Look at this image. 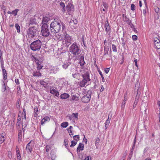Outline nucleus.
<instances>
[{
  "instance_id": "obj_1",
  "label": "nucleus",
  "mask_w": 160,
  "mask_h": 160,
  "mask_svg": "<svg viewBox=\"0 0 160 160\" xmlns=\"http://www.w3.org/2000/svg\"><path fill=\"white\" fill-rule=\"evenodd\" d=\"M64 25L63 23L60 21L54 20L50 24V30L52 33H58L61 31L62 28V29H64Z\"/></svg>"
},
{
  "instance_id": "obj_2",
  "label": "nucleus",
  "mask_w": 160,
  "mask_h": 160,
  "mask_svg": "<svg viewBox=\"0 0 160 160\" xmlns=\"http://www.w3.org/2000/svg\"><path fill=\"white\" fill-rule=\"evenodd\" d=\"M69 51L73 55L74 60L78 59V56L81 53V50L76 42L73 43L70 47Z\"/></svg>"
},
{
  "instance_id": "obj_3",
  "label": "nucleus",
  "mask_w": 160,
  "mask_h": 160,
  "mask_svg": "<svg viewBox=\"0 0 160 160\" xmlns=\"http://www.w3.org/2000/svg\"><path fill=\"white\" fill-rule=\"evenodd\" d=\"M42 46V42L39 40L33 41L30 44V47L31 49L33 51L39 50Z\"/></svg>"
},
{
  "instance_id": "obj_4",
  "label": "nucleus",
  "mask_w": 160,
  "mask_h": 160,
  "mask_svg": "<svg viewBox=\"0 0 160 160\" xmlns=\"http://www.w3.org/2000/svg\"><path fill=\"white\" fill-rule=\"evenodd\" d=\"M41 29V33L43 36L47 37L50 34L49 26L47 24L43 23L42 25Z\"/></svg>"
},
{
  "instance_id": "obj_5",
  "label": "nucleus",
  "mask_w": 160,
  "mask_h": 160,
  "mask_svg": "<svg viewBox=\"0 0 160 160\" xmlns=\"http://www.w3.org/2000/svg\"><path fill=\"white\" fill-rule=\"evenodd\" d=\"M38 32V30L35 27H30L28 31V34L29 37L31 38L35 37Z\"/></svg>"
},
{
  "instance_id": "obj_6",
  "label": "nucleus",
  "mask_w": 160,
  "mask_h": 160,
  "mask_svg": "<svg viewBox=\"0 0 160 160\" xmlns=\"http://www.w3.org/2000/svg\"><path fill=\"white\" fill-rule=\"evenodd\" d=\"M92 91L91 90H88L87 94L85 95H84L82 98L81 100L82 102L85 103H88L90 100L91 98V94L92 93Z\"/></svg>"
},
{
  "instance_id": "obj_7",
  "label": "nucleus",
  "mask_w": 160,
  "mask_h": 160,
  "mask_svg": "<svg viewBox=\"0 0 160 160\" xmlns=\"http://www.w3.org/2000/svg\"><path fill=\"white\" fill-rule=\"evenodd\" d=\"M140 83L138 81H137L135 84V90H136L137 92L136 97L138 98H139L141 94V90L140 89Z\"/></svg>"
},
{
  "instance_id": "obj_8",
  "label": "nucleus",
  "mask_w": 160,
  "mask_h": 160,
  "mask_svg": "<svg viewBox=\"0 0 160 160\" xmlns=\"http://www.w3.org/2000/svg\"><path fill=\"white\" fill-rule=\"evenodd\" d=\"M73 138L75 141H71L70 147H74L77 144V141L79 140V135H75L73 137Z\"/></svg>"
},
{
  "instance_id": "obj_9",
  "label": "nucleus",
  "mask_w": 160,
  "mask_h": 160,
  "mask_svg": "<svg viewBox=\"0 0 160 160\" xmlns=\"http://www.w3.org/2000/svg\"><path fill=\"white\" fill-rule=\"evenodd\" d=\"M83 79L85 81H86L88 82L90 81V78L89 73L88 72H84L83 74L82 75Z\"/></svg>"
},
{
  "instance_id": "obj_10",
  "label": "nucleus",
  "mask_w": 160,
  "mask_h": 160,
  "mask_svg": "<svg viewBox=\"0 0 160 160\" xmlns=\"http://www.w3.org/2000/svg\"><path fill=\"white\" fill-rule=\"evenodd\" d=\"M78 56V59L79 58V63L80 66H82L85 63V62L84 61L83 54H80Z\"/></svg>"
},
{
  "instance_id": "obj_11",
  "label": "nucleus",
  "mask_w": 160,
  "mask_h": 160,
  "mask_svg": "<svg viewBox=\"0 0 160 160\" xmlns=\"http://www.w3.org/2000/svg\"><path fill=\"white\" fill-rule=\"evenodd\" d=\"M154 45L156 48L158 49L160 48V42L159 40L157 38H154L153 39Z\"/></svg>"
},
{
  "instance_id": "obj_12",
  "label": "nucleus",
  "mask_w": 160,
  "mask_h": 160,
  "mask_svg": "<svg viewBox=\"0 0 160 160\" xmlns=\"http://www.w3.org/2000/svg\"><path fill=\"white\" fill-rule=\"evenodd\" d=\"M71 44V42L66 41V40H63L62 44V48H63L67 49V48Z\"/></svg>"
},
{
  "instance_id": "obj_13",
  "label": "nucleus",
  "mask_w": 160,
  "mask_h": 160,
  "mask_svg": "<svg viewBox=\"0 0 160 160\" xmlns=\"http://www.w3.org/2000/svg\"><path fill=\"white\" fill-rule=\"evenodd\" d=\"M50 92L53 94L54 96L58 97L59 95V93L58 91L54 89L53 88L51 87L50 88Z\"/></svg>"
},
{
  "instance_id": "obj_14",
  "label": "nucleus",
  "mask_w": 160,
  "mask_h": 160,
  "mask_svg": "<svg viewBox=\"0 0 160 160\" xmlns=\"http://www.w3.org/2000/svg\"><path fill=\"white\" fill-rule=\"evenodd\" d=\"M33 145V144L32 143V141H31L27 144L26 148L28 152H31Z\"/></svg>"
},
{
  "instance_id": "obj_15",
  "label": "nucleus",
  "mask_w": 160,
  "mask_h": 160,
  "mask_svg": "<svg viewBox=\"0 0 160 160\" xmlns=\"http://www.w3.org/2000/svg\"><path fill=\"white\" fill-rule=\"evenodd\" d=\"M83 79L80 81L78 82V84L80 87H83L85 86L86 84L88 82L86 81H84Z\"/></svg>"
},
{
  "instance_id": "obj_16",
  "label": "nucleus",
  "mask_w": 160,
  "mask_h": 160,
  "mask_svg": "<svg viewBox=\"0 0 160 160\" xmlns=\"http://www.w3.org/2000/svg\"><path fill=\"white\" fill-rule=\"evenodd\" d=\"M6 138V134L5 133H2L0 134V143H2Z\"/></svg>"
},
{
  "instance_id": "obj_17",
  "label": "nucleus",
  "mask_w": 160,
  "mask_h": 160,
  "mask_svg": "<svg viewBox=\"0 0 160 160\" xmlns=\"http://www.w3.org/2000/svg\"><path fill=\"white\" fill-rule=\"evenodd\" d=\"M104 27L105 29V31L107 32L111 30L110 26L109 25V23L108 19H106L105 25Z\"/></svg>"
},
{
  "instance_id": "obj_18",
  "label": "nucleus",
  "mask_w": 160,
  "mask_h": 160,
  "mask_svg": "<svg viewBox=\"0 0 160 160\" xmlns=\"http://www.w3.org/2000/svg\"><path fill=\"white\" fill-rule=\"evenodd\" d=\"M66 8L68 12L73 11L74 9L73 6L69 3L67 6Z\"/></svg>"
},
{
  "instance_id": "obj_19",
  "label": "nucleus",
  "mask_w": 160,
  "mask_h": 160,
  "mask_svg": "<svg viewBox=\"0 0 160 160\" xmlns=\"http://www.w3.org/2000/svg\"><path fill=\"white\" fill-rule=\"evenodd\" d=\"M83 144L81 143H80L77 149V152H79L80 150L82 151L83 150Z\"/></svg>"
},
{
  "instance_id": "obj_20",
  "label": "nucleus",
  "mask_w": 160,
  "mask_h": 160,
  "mask_svg": "<svg viewBox=\"0 0 160 160\" xmlns=\"http://www.w3.org/2000/svg\"><path fill=\"white\" fill-rule=\"evenodd\" d=\"M64 40H66V41L71 42V41L72 40V39L71 38L70 36L68 34L66 33V32L65 33H64Z\"/></svg>"
},
{
  "instance_id": "obj_21",
  "label": "nucleus",
  "mask_w": 160,
  "mask_h": 160,
  "mask_svg": "<svg viewBox=\"0 0 160 160\" xmlns=\"http://www.w3.org/2000/svg\"><path fill=\"white\" fill-rule=\"evenodd\" d=\"M56 158V153L54 150H52L51 152V158L52 160H54Z\"/></svg>"
},
{
  "instance_id": "obj_22",
  "label": "nucleus",
  "mask_w": 160,
  "mask_h": 160,
  "mask_svg": "<svg viewBox=\"0 0 160 160\" xmlns=\"http://www.w3.org/2000/svg\"><path fill=\"white\" fill-rule=\"evenodd\" d=\"M69 95L66 93H64L62 94L61 96L60 97L61 99H66L69 98Z\"/></svg>"
},
{
  "instance_id": "obj_23",
  "label": "nucleus",
  "mask_w": 160,
  "mask_h": 160,
  "mask_svg": "<svg viewBox=\"0 0 160 160\" xmlns=\"http://www.w3.org/2000/svg\"><path fill=\"white\" fill-rule=\"evenodd\" d=\"M71 64V63L70 62H64L62 65V67L63 68L65 69H66L68 67V66H69Z\"/></svg>"
},
{
  "instance_id": "obj_24",
  "label": "nucleus",
  "mask_w": 160,
  "mask_h": 160,
  "mask_svg": "<svg viewBox=\"0 0 160 160\" xmlns=\"http://www.w3.org/2000/svg\"><path fill=\"white\" fill-rule=\"evenodd\" d=\"M50 120L49 118L48 117H45L41 121V124L43 125L46 121H49Z\"/></svg>"
},
{
  "instance_id": "obj_25",
  "label": "nucleus",
  "mask_w": 160,
  "mask_h": 160,
  "mask_svg": "<svg viewBox=\"0 0 160 160\" xmlns=\"http://www.w3.org/2000/svg\"><path fill=\"white\" fill-rule=\"evenodd\" d=\"M72 98H71L70 101H78L79 98V97H77L76 95H73L72 96Z\"/></svg>"
},
{
  "instance_id": "obj_26",
  "label": "nucleus",
  "mask_w": 160,
  "mask_h": 160,
  "mask_svg": "<svg viewBox=\"0 0 160 160\" xmlns=\"http://www.w3.org/2000/svg\"><path fill=\"white\" fill-rule=\"evenodd\" d=\"M50 20V19L49 18L47 17H43L42 22V23H44L47 24Z\"/></svg>"
},
{
  "instance_id": "obj_27",
  "label": "nucleus",
  "mask_w": 160,
  "mask_h": 160,
  "mask_svg": "<svg viewBox=\"0 0 160 160\" xmlns=\"http://www.w3.org/2000/svg\"><path fill=\"white\" fill-rule=\"evenodd\" d=\"M52 72L54 73H56L59 70V68L57 67H53L51 69Z\"/></svg>"
},
{
  "instance_id": "obj_28",
  "label": "nucleus",
  "mask_w": 160,
  "mask_h": 160,
  "mask_svg": "<svg viewBox=\"0 0 160 160\" xmlns=\"http://www.w3.org/2000/svg\"><path fill=\"white\" fill-rule=\"evenodd\" d=\"M36 23V20L34 18H32L30 19L29 25H35Z\"/></svg>"
},
{
  "instance_id": "obj_29",
  "label": "nucleus",
  "mask_w": 160,
  "mask_h": 160,
  "mask_svg": "<svg viewBox=\"0 0 160 160\" xmlns=\"http://www.w3.org/2000/svg\"><path fill=\"white\" fill-rule=\"evenodd\" d=\"M33 76L34 77H39L41 76V73L39 72H33Z\"/></svg>"
},
{
  "instance_id": "obj_30",
  "label": "nucleus",
  "mask_w": 160,
  "mask_h": 160,
  "mask_svg": "<svg viewBox=\"0 0 160 160\" xmlns=\"http://www.w3.org/2000/svg\"><path fill=\"white\" fill-rule=\"evenodd\" d=\"M68 122H63L61 124V126L63 128H66L68 126Z\"/></svg>"
},
{
  "instance_id": "obj_31",
  "label": "nucleus",
  "mask_w": 160,
  "mask_h": 160,
  "mask_svg": "<svg viewBox=\"0 0 160 160\" xmlns=\"http://www.w3.org/2000/svg\"><path fill=\"white\" fill-rule=\"evenodd\" d=\"M112 48L113 52H117V50L116 47L115 45H114L113 44H112Z\"/></svg>"
},
{
  "instance_id": "obj_32",
  "label": "nucleus",
  "mask_w": 160,
  "mask_h": 160,
  "mask_svg": "<svg viewBox=\"0 0 160 160\" xmlns=\"http://www.w3.org/2000/svg\"><path fill=\"white\" fill-rule=\"evenodd\" d=\"M138 98L136 97L135 101L133 104V108H135L136 107V105L138 103Z\"/></svg>"
},
{
  "instance_id": "obj_33",
  "label": "nucleus",
  "mask_w": 160,
  "mask_h": 160,
  "mask_svg": "<svg viewBox=\"0 0 160 160\" xmlns=\"http://www.w3.org/2000/svg\"><path fill=\"white\" fill-rule=\"evenodd\" d=\"M16 153L17 157L18 160H22L21 157L20 155V152H18Z\"/></svg>"
},
{
  "instance_id": "obj_34",
  "label": "nucleus",
  "mask_w": 160,
  "mask_h": 160,
  "mask_svg": "<svg viewBox=\"0 0 160 160\" xmlns=\"http://www.w3.org/2000/svg\"><path fill=\"white\" fill-rule=\"evenodd\" d=\"M15 28L17 30V32H20V28L19 25L18 24L16 23L15 24Z\"/></svg>"
},
{
  "instance_id": "obj_35",
  "label": "nucleus",
  "mask_w": 160,
  "mask_h": 160,
  "mask_svg": "<svg viewBox=\"0 0 160 160\" xmlns=\"http://www.w3.org/2000/svg\"><path fill=\"white\" fill-rule=\"evenodd\" d=\"M19 10L17 9H15L14 10L12 11V12H12V14H13L14 16H15L17 15V12Z\"/></svg>"
},
{
  "instance_id": "obj_36",
  "label": "nucleus",
  "mask_w": 160,
  "mask_h": 160,
  "mask_svg": "<svg viewBox=\"0 0 160 160\" xmlns=\"http://www.w3.org/2000/svg\"><path fill=\"white\" fill-rule=\"evenodd\" d=\"M22 138V131L21 130L19 131L18 139V140H21Z\"/></svg>"
},
{
  "instance_id": "obj_37",
  "label": "nucleus",
  "mask_w": 160,
  "mask_h": 160,
  "mask_svg": "<svg viewBox=\"0 0 160 160\" xmlns=\"http://www.w3.org/2000/svg\"><path fill=\"white\" fill-rule=\"evenodd\" d=\"M123 21L125 22H126L127 23L130 20L126 16H125V17L123 18Z\"/></svg>"
},
{
  "instance_id": "obj_38",
  "label": "nucleus",
  "mask_w": 160,
  "mask_h": 160,
  "mask_svg": "<svg viewBox=\"0 0 160 160\" xmlns=\"http://www.w3.org/2000/svg\"><path fill=\"white\" fill-rule=\"evenodd\" d=\"M40 84L43 86L44 87H46L47 86V83L43 81L42 80L40 82Z\"/></svg>"
},
{
  "instance_id": "obj_39",
  "label": "nucleus",
  "mask_w": 160,
  "mask_h": 160,
  "mask_svg": "<svg viewBox=\"0 0 160 160\" xmlns=\"http://www.w3.org/2000/svg\"><path fill=\"white\" fill-rule=\"evenodd\" d=\"M74 66L73 65L71 66V68L70 69L71 72L72 73H74L76 72V70L74 68Z\"/></svg>"
},
{
  "instance_id": "obj_40",
  "label": "nucleus",
  "mask_w": 160,
  "mask_h": 160,
  "mask_svg": "<svg viewBox=\"0 0 160 160\" xmlns=\"http://www.w3.org/2000/svg\"><path fill=\"white\" fill-rule=\"evenodd\" d=\"M108 51H109L108 48H104V55H108Z\"/></svg>"
},
{
  "instance_id": "obj_41",
  "label": "nucleus",
  "mask_w": 160,
  "mask_h": 160,
  "mask_svg": "<svg viewBox=\"0 0 160 160\" xmlns=\"http://www.w3.org/2000/svg\"><path fill=\"white\" fill-rule=\"evenodd\" d=\"M98 72L102 79V81L103 82H105V79H104V78L103 76L102 72L100 70H98Z\"/></svg>"
},
{
  "instance_id": "obj_42",
  "label": "nucleus",
  "mask_w": 160,
  "mask_h": 160,
  "mask_svg": "<svg viewBox=\"0 0 160 160\" xmlns=\"http://www.w3.org/2000/svg\"><path fill=\"white\" fill-rule=\"evenodd\" d=\"M32 59L36 62V63H38V62H38V61H39L38 59V58H36L35 57L32 56Z\"/></svg>"
},
{
  "instance_id": "obj_43",
  "label": "nucleus",
  "mask_w": 160,
  "mask_h": 160,
  "mask_svg": "<svg viewBox=\"0 0 160 160\" xmlns=\"http://www.w3.org/2000/svg\"><path fill=\"white\" fill-rule=\"evenodd\" d=\"M56 38L59 40H61L62 39V36L58 34H57V35H56Z\"/></svg>"
},
{
  "instance_id": "obj_44",
  "label": "nucleus",
  "mask_w": 160,
  "mask_h": 160,
  "mask_svg": "<svg viewBox=\"0 0 160 160\" xmlns=\"http://www.w3.org/2000/svg\"><path fill=\"white\" fill-rule=\"evenodd\" d=\"M154 10L155 12L157 13L159 12L160 11L159 8L156 6H155L154 8Z\"/></svg>"
},
{
  "instance_id": "obj_45",
  "label": "nucleus",
  "mask_w": 160,
  "mask_h": 160,
  "mask_svg": "<svg viewBox=\"0 0 160 160\" xmlns=\"http://www.w3.org/2000/svg\"><path fill=\"white\" fill-rule=\"evenodd\" d=\"M38 112V109L37 107L34 108V115L36 116L37 115V112Z\"/></svg>"
},
{
  "instance_id": "obj_46",
  "label": "nucleus",
  "mask_w": 160,
  "mask_h": 160,
  "mask_svg": "<svg viewBox=\"0 0 160 160\" xmlns=\"http://www.w3.org/2000/svg\"><path fill=\"white\" fill-rule=\"evenodd\" d=\"M79 76V74L78 73H74L72 74V76L73 78H78V76Z\"/></svg>"
},
{
  "instance_id": "obj_47",
  "label": "nucleus",
  "mask_w": 160,
  "mask_h": 160,
  "mask_svg": "<svg viewBox=\"0 0 160 160\" xmlns=\"http://www.w3.org/2000/svg\"><path fill=\"white\" fill-rule=\"evenodd\" d=\"M36 64L37 65L38 69L40 70L42 68V66L40 64H39V62Z\"/></svg>"
},
{
  "instance_id": "obj_48",
  "label": "nucleus",
  "mask_w": 160,
  "mask_h": 160,
  "mask_svg": "<svg viewBox=\"0 0 160 160\" xmlns=\"http://www.w3.org/2000/svg\"><path fill=\"white\" fill-rule=\"evenodd\" d=\"M3 84L2 86V92H4L6 90V87L4 82H3Z\"/></svg>"
},
{
  "instance_id": "obj_49",
  "label": "nucleus",
  "mask_w": 160,
  "mask_h": 160,
  "mask_svg": "<svg viewBox=\"0 0 160 160\" xmlns=\"http://www.w3.org/2000/svg\"><path fill=\"white\" fill-rule=\"evenodd\" d=\"M131 9L132 11H134L135 9V6L134 4H132L131 5Z\"/></svg>"
},
{
  "instance_id": "obj_50",
  "label": "nucleus",
  "mask_w": 160,
  "mask_h": 160,
  "mask_svg": "<svg viewBox=\"0 0 160 160\" xmlns=\"http://www.w3.org/2000/svg\"><path fill=\"white\" fill-rule=\"evenodd\" d=\"M2 74H3V79L4 80H6L7 78V73H3Z\"/></svg>"
},
{
  "instance_id": "obj_51",
  "label": "nucleus",
  "mask_w": 160,
  "mask_h": 160,
  "mask_svg": "<svg viewBox=\"0 0 160 160\" xmlns=\"http://www.w3.org/2000/svg\"><path fill=\"white\" fill-rule=\"evenodd\" d=\"M51 149L50 146L47 145L46 147V150L47 152H48L49 150Z\"/></svg>"
},
{
  "instance_id": "obj_52",
  "label": "nucleus",
  "mask_w": 160,
  "mask_h": 160,
  "mask_svg": "<svg viewBox=\"0 0 160 160\" xmlns=\"http://www.w3.org/2000/svg\"><path fill=\"white\" fill-rule=\"evenodd\" d=\"M68 140L67 139H65L64 140V144L65 145V146L66 147H67L68 145Z\"/></svg>"
},
{
  "instance_id": "obj_53",
  "label": "nucleus",
  "mask_w": 160,
  "mask_h": 160,
  "mask_svg": "<svg viewBox=\"0 0 160 160\" xmlns=\"http://www.w3.org/2000/svg\"><path fill=\"white\" fill-rule=\"evenodd\" d=\"M125 103H126V102H125L124 101V100H123V101L122 102V106H121L122 108H124L125 106Z\"/></svg>"
},
{
  "instance_id": "obj_54",
  "label": "nucleus",
  "mask_w": 160,
  "mask_h": 160,
  "mask_svg": "<svg viewBox=\"0 0 160 160\" xmlns=\"http://www.w3.org/2000/svg\"><path fill=\"white\" fill-rule=\"evenodd\" d=\"M103 5L104 8H106V9L108 8V5L107 3L103 2Z\"/></svg>"
},
{
  "instance_id": "obj_55",
  "label": "nucleus",
  "mask_w": 160,
  "mask_h": 160,
  "mask_svg": "<svg viewBox=\"0 0 160 160\" xmlns=\"http://www.w3.org/2000/svg\"><path fill=\"white\" fill-rule=\"evenodd\" d=\"M138 37L136 35H133L132 36V38L133 40H137Z\"/></svg>"
},
{
  "instance_id": "obj_56",
  "label": "nucleus",
  "mask_w": 160,
  "mask_h": 160,
  "mask_svg": "<svg viewBox=\"0 0 160 160\" xmlns=\"http://www.w3.org/2000/svg\"><path fill=\"white\" fill-rule=\"evenodd\" d=\"M91 156H88L86 157L84 160H91Z\"/></svg>"
},
{
  "instance_id": "obj_57",
  "label": "nucleus",
  "mask_w": 160,
  "mask_h": 160,
  "mask_svg": "<svg viewBox=\"0 0 160 160\" xmlns=\"http://www.w3.org/2000/svg\"><path fill=\"white\" fill-rule=\"evenodd\" d=\"M135 140H134V144H133V145L132 147V148L131 150V152H132L133 151V150H134V147H135Z\"/></svg>"
},
{
  "instance_id": "obj_58",
  "label": "nucleus",
  "mask_w": 160,
  "mask_h": 160,
  "mask_svg": "<svg viewBox=\"0 0 160 160\" xmlns=\"http://www.w3.org/2000/svg\"><path fill=\"white\" fill-rule=\"evenodd\" d=\"M60 5L61 6V7L62 8L65 7V6L64 3L63 2H60Z\"/></svg>"
},
{
  "instance_id": "obj_59",
  "label": "nucleus",
  "mask_w": 160,
  "mask_h": 160,
  "mask_svg": "<svg viewBox=\"0 0 160 160\" xmlns=\"http://www.w3.org/2000/svg\"><path fill=\"white\" fill-rule=\"evenodd\" d=\"M127 100V94L126 93L124 95V100H124L125 102H126V101Z\"/></svg>"
},
{
  "instance_id": "obj_60",
  "label": "nucleus",
  "mask_w": 160,
  "mask_h": 160,
  "mask_svg": "<svg viewBox=\"0 0 160 160\" xmlns=\"http://www.w3.org/2000/svg\"><path fill=\"white\" fill-rule=\"evenodd\" d=\"M83 142H85V143L86 144L87 143L88 140H87V139L85 138V137L84 135V137L83 138Z\"/></svg>"
},
{
  "instance_id": "obj_61",
  "label": "nucleus",
  "mask_w": 160,
  "mask_h": 160,
  "mask_svg": "<svg viewBox=\"0 0 160 160\" xmlns=\"http://www.w3.org/2000/svg\"><path fill=\"white\" fill-rule=\"evenodd\" d=\"M72 20L73 21V23H74V24H77L78 21H77V20L76 19H73V20Z\"/></svg>"
},
{
  "instance_id": "obj_62",
  "label": "nucleus",
  "mask_w": 160,
  "mask_h": 160,
  "mask_svg": "<svg viewBox=\"0 0 160 160\" xmlns=\"http://www.w3.org/2000/svg\"><path fill=\"white\" fill-rule=\"evenodd\" d=\"M73 116L76 118H77L78 116V114L77 113H73Z\"/></svg>"
},
{
  "instance_id": "obj_63",
  "label": "nucleus",
  "mask_w": 160,
  "mask_h": 160,
  "mask_svg": "<svg viewBox=\"0 0 160 160\" xmlns=\"http://www.w3.org/2000/svg\"><path fill=\"white\" fill-rule=\"evenodd\" d=\"M99 138H97L96 139V140L95 144H96V146L97 145V144H98L99 143Z\"/></svg>"
},
{
  "instance_id": "obj_64",
  "label": "nucleus",
  "mask_w": 160,
  "mask_h": 160,
  "mask_svg": "<svg viewBox=\"0 0 160 160\" xmlns=\"http://www.w3.org/2000/svg\"><path fill=\"white\" fill-rule=\"evenodd\" d=\"M109 71V68H106L104 70V71L106 73H108Z\"/></svg>"
}]
</instances>
